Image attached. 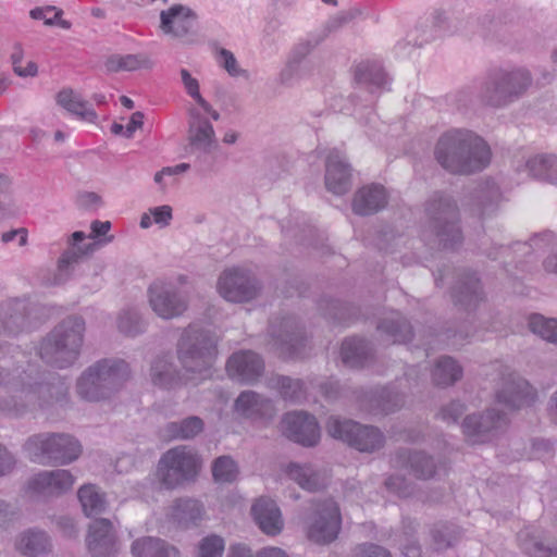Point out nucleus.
<instances>
[{
	"instance_id": "bb28decb",
	"label": "nucleus",
	"mask_w": 557,
	"mask_h": 557,
	"mask_svg": "<svg viewBox=\"0 0 557 557\" xmlns=\"http://www.w3.org/2000/svg\"><path fill=\"white\" fill-rule=\"evenodd\" d=\"M356 83L369 90L371 95L386 89L389 78L385 73L382 64L376 61H367L357 65L355 71Z\"/></svg>"
},
{
	"instance_id": "1a4fd4ad",
	"label": "nucleus",
	"mask_w": 557,
	"mask_h": 557,
	"mask_svg": "<svg viewBox=\"0 0 557 557\" xmlns=\"http://www.w3.org/2000/svg\"><path fill=\"white\" fill-rule=\"evenodd\" d=\"M326 428L332 437L347 443L359 451L372 453L384 445L383 433L374 426L331 417Z\"/></svg>"
},
{
	"instance_id": "412c9836",
	"label": "nucleus",
	"mask_w": 557,
	"mask_h": 557,
	"mask_svg": "<svg viewBox=\"0 0 557 557\" xmlns=\"http://www.w3.org/2000/svg\"><path fill=\"white\" fill-rule=\"evenodd\" d=\"M188 141L193 151L210 153L216 146L215 132L198 109L189 110Z\"/></svg>"
},
{
	"instance_id": "c756f323",
	"label": "nucleus",
	"mask_w": 557,
	"mask_h": 557,
	"mask_svg": "<svg viewBox=\"0 0 557 557\" xmlns=\"http://www.w3.org/2000/svg\"><path fill=\"white\" fill-rule=\"evenodd\" d=\"M394 462L398 467L407 468L418 479H431L435 474L436 465L432 457L423 451L400 450L396 454Z\"/></svg>"
},
{
	"instance_id": "13d9d810",
	"label": "nucleus",
	"mask_w": 557,
	"mask_h": 557,
	"mask_svg": "<svg viewBox=\"0 0 557 557\" xmlns=\"http://www.w3.org/2000/svg\"><path fill=\"white\" fill-rule=\"evenodd\" d=\"M325 37V33L323 35L312 34L306 40L297 44L293 49V60L299 62L306 58L321 41L324 40Z\"/></svg>"
},
{
	"instance_id": "7ed1b4c3",
	"label": "nucleus",
	"mask_w": 557,
	"mask_h": 557,
	"mask_svg": "<svg viewBox=\"0 0 557 557\" xmlns=\"http://www.w3.org/2000/svg\"><path fill=\"white\" fill-rule=\"evenodd\" d=\"M177 355L185 371V382L197 383L210 376L216 357V338L209 330L190 324L177 344Z\"/></svg>"
},
{
	"instance_id": "09e8293b",
	"label": "nucleus",
	"mask_w": 557,
	"mask_h": 557,
	"mask_svg": "<svg viewBox=\"0 0 557 557\" xmlns=\"http://www.w3.org/2000/svg\"><path fill=\"white\" fill-rule=\"evenodd\" d=\"M271 384L278 389L285 400L297 403L306 396L304 383L299 379L280 375L272 379Z\"/></svg>"
},
{
	"instance_id": "2f4dec72",
	"label": "nucleus",
	"mask_w": 557,
	"mask_h": 557,
	"mask_svg": "<svg viewBox=\"0 0 557 557\" xmlns=\"http://www.w3.org/2000/svg\"><path fill=\"white\" fill-rule=\"evenodd\" d=\"M287 476L301 488L314 492L325 485V475L311 463L290 462L285 470Z\"/></svg>"
},
{
	"instance_id": "473e14b6",
	"label": "nucleus",
	"mask_w": 557,
	"mask_h": 557,
	"mask_svg": "<svg viewBox=\"0 0 557 557\" xmlns=\"http://www.w3.org/2000/svg\"><path fill=\"white\" fill-rule=\"evenodd\" d=\"M483 292L475 273H465L453 289L455 301L470 309L483 300Z\"/></svg>"
},
{
	"instance_id": "de8ad7c7",
	"label": "nucleus",
	"mask_w": 557,
	"mask_h": 557,
	"mask_svg": "<svg viewBox=\"0 0 557 557\" xmlns=\"http://www.w3.org/2000/svg\"><path fill=\"white\" fill-rule=\"evenodd\" d=\"M109 72L135 71L143 67H151V61L145 54L112 55L106 62Z\"/></svg>"
},
{
	"instance_id": "0eeeda50",
	"label": "nucleus",
	"mask_w": 557,
	"mask_h": 557,
	"mask_svg": "<svg viewBox=\"0 0 557 557\" xmlns=\"http://www.w3.org/2000/svg\"><path fill=\"white\" fill-rule=\"evenodd\" d=\"M425 212L429 230L440 246L454 249L461 244L457 206L449 196L434 194L426 202Z\"/></svg>"
},
{
	"instance_id": "6e6d98bb",
	"label": "nucleus",
	"mask_w": 557,
	"mask_h": 557,
	"mask_svg": "<svg viewBox=\"0 0 557 557\" xmlns=\"http://www.w3.org/2000/svg\"><path fill=\"white\" fill-rule=\"evenodd\" d=\"M224 549V539L216 534H210L199 542L197 546V557H222Z\"/></svg>"
},
{
	"instance_id": "603ef678",
	"label": "nucleus",
	"mask_w": 557,
	"mask_h": 557,
	"mask_svg": "<svg viewBox=\"0 0 557 557\" xmlns=\"http://www.w3.org/2000/svg\"><path fill=\"white\" fill-rule=\"evenodd\" d=\"M529 327L543 339L557 345V319L533 314L529 319Z\"/></svg>"
},
{
	"instance_id": "5fc2aeb1",
	"label": "nucleus",
	"mask_w": 557,
	"mask_h": 557,
	"mask_svg": "<svg viewBox=\"0 0 557 557\" xmlns=\"http://www.w3.org/2000/svg\"><path fill=\"white\" fill-rule=\"evenodd\" d=\"M433 545L436 550L450 547L458 537L456 528L448 523H437L431 530Z\"/></svg>"
},
{
	"instance_id": "3c124183",
	"label": "nucleus",
	"mask_w": 557,
	"mask_h": 557,
	"mask_svg": "<svg viewBox=\"0 0 557 557\" xmlns=\"http://www.w3.org/2000/svg\"><path fill=\"white\" fill-rule=\"evenodd\" d=\"M181 78L186 92L197 102L205 113H208L212 120L218 121L220 113L200 95L198 81L194 78L186 69L181 70Z\"/></svg>"
},
{
	"instance_id": "f3484780",
	"label": "nucleus",
	"mask_w": 557,
	"mask_h": 557,
	"mask_svg": "<svg viewBox=\"0 0 557 557\" xmlns=\"http://www.w3.org/2000/svg\"><path fill=\"white\" fill-rule=\"evenodd\" d=\"M281 429L287 438L302 446H314L320 440L315 418L306 412H287L282 419Z\"/></svg>"
},
{
	"instance_id": "4468645a",
	"label": "nucleus",
	"mask_w": 557,
	"mask_h": 557,
	"mask_svg": "<svg viewBox=\"0 0 557 557\" xmlns=\"http://www.w3.org/2000/svg\"><path fill=\"white\" fill-rule=\"evenodd\" d=\"M270 345L280 356L294 358L301 355L305 336L294 318H283L272 321L269 327Z\"/></svg>"
},
{
	"instance_id": "49530a36",
	"label": "nucleus",
	"mask_w": 557,
	"mask_h": 557,
	"mask_svg": "<svg viewBox=\"0 0 557 557\" xmlns=\"http://www.w3.org/2000/svg\"><path fill=\"white\" fill-rule=\"evenodd\" d=\"M403 404L404 397L398 392L392 388H382L371 398L368 410L373 413H389L400 408Z\"/></svg>"
},
{
	"instance_id": "aec40b11",
	"label": "nucleus",
	"mask_w": 557,
	"mask_h": 557,
	"mask_svg": "<svg viewBox=\"0 0 557 557\" xmlns=\"http://www.w3.org/2000/svg\"><path fill=\"white\" fill-rule=\"evenodd\" d=\"M226 370L231 377L242 383H253L263 373L264 362L261 357L250 350L233 354L226 363Z\"/></svg>"
},
{
	"instance_id": "c03bdc74",
	"label": "nucleus",
	"mask_w": 557,
	"mask_h": 557,
	"mask_svg": "<svg viewBox=\"0 0 557 557\" xmlns=\"http://www.w3.org/2000/svg\"><path fill=\"white\" fill-rule=\"evenodd\" d=\"M99 383L97 371H91L90 366L78 377L76 392L81 398L87 401H99L106 399L104 392Z\"/></svg>"
},
{
	"instance_id": "4c0bfd02",
	"label": "nucleus",
	"mask_w": 557,
	"mask_h": 557,
	"mask_svg": "<svg viewBox=\"0 0 557 557\" xmlns=\"http://www.w3.org/2000/svg\"><path fill=\"white\" fill-rule=\"evenodd\" d=\"M150 377L154 385L162 388H172L183 380L168 356L158 357L152 362Z\"/></svg>"
},
{
	"instance_id": "338daca9",
	"label": "nucleus",
	"mask_w": 557,
	"mask_h": 557,
	"mask_svg": "<svg viewBox=\"0 0 557 557\" xmlns=\"http://www.w3.org/2000/svg\"><path fill=\"white\" fill-rule=\"evenodd\" d=\"M144 124V114L139 111L134 112L131 116L129 122L125 126L124 136L126 138L133 137L134 133L140 128Z\"/></svg>"
},
{
	"instance_id": "9d476101",
	"label": "nucleus",
	"mask_w": 557,
	"mask_h": 557,
	"mask_svg": "<svg viewBox=\"0 0 557 557\" xmlns=\"http://www.w3.org/2000/svg\"><path fill=\"white\" fill-rule=\"evenodd\" d=\"M149 306L161 319L181 317L188 308V298L175 284L154 281L147 290Z\"/></svg>"
},
{
	"instance_id": "e433bc0d",
	"label": "nucleus",
	"mask_w": 557,
	"mask_h": 557,
	"mask_svg": "<svg viewBox=\"0 0 557 557\" xmlns=\"http://www.w3.org/2000/svg\"><path fill=\"white\" fill-rule=\"evenodd\" d=\"M132 554L134 557H181L176 547L151 536L136 540L132 544Z\"/></svg>"
},
{
	"instance_id": "a878e982",
	"label": "nucleus",
	"mask_w": 557,
	"mask_h": 557,
	"mask_svg": "<svg viewBox=\"0 0 557 557\" xmlns=\"http://www.w3.org/2000/svg\"><path fill=\"white\" fill-rule=\"evenodd\" d=\"M160 18V27L163 33L182 37L194 27L196 15L189 8L175 4L166 11H162Z\"/></svg>"
},
{
	"instance_id": "423d86ee",
	"label": "nucleus",
	"mask_w": 557,
	"mask_h": 557,
	"mask_svg": "<svg viewBox=\"0 0 557 557\" xmlns=\"http://www.w3.org/2000/svg\"><path fill=\"white\" fill-rule=\"evenodd\" d=\"M23 448L30 461L40 465H67L82 453L81 444L62 433L35 434L27 438Z\"/></svg>"
},
{
	"instance_id": "5701e85b",
	"label": "nucleus",
	"mask_w": 557,
	"mask_h": 557,
	"mask_svg": "<svg viewBox=\"0 0 557 557\" xmlns=\"http://www.w3.org/2000/svg\"><path fill=\"white\" fill-rule=\"evenodd\" d=\"M94 370L97 371L98 381L106 398L116 392L129 377V367L121 359L100 360L91 366V371Z\"/></svg>"
},
{
	"instance_id": "9b49d317",
	"label": "nucleus",
	"mask_w": 557,
	"mask_h": 557,
	"mask_svg": "<svg viewBox=\"0 0 557 557\" xmlns=\"http://www.w3.org/2000/svg\"><path fill=\"white\" fill-rule=\"evenodd\" d=\"M218 292L227 301L245 302L257 297L260 283L253 273L242 267L224 270L218 280Z\"/></svg>"
},
{
	"instance_id": "774afa93",
	"label": "nucleus",
	"mask_w": 557,
	"mask_h": 557,
	"mask_svg": "<svg viewBox=\"0 0 557 557\" xmlns=\"http://www.w3.org/2000/svg\"><path fill=\"white\" fill-rule=\"evenodd\" d=\"M14 73L23 78L35 77L38 74V65L34 61H27L25 64L17 65Z\"/></svg>"
},
{
	"instance_id": "052dcab7",
	"label": "nucleus",
	"mask_w": 557,
	"mask_h": 557,
	"mask_svg": "<svg viewBox=\"0 0 557 557\" xmlns=\"http://www.w3.org/2000/svg\"><path fill=\"white\" fill-rule=\"evenodd\" d=\"M466 407L460 401H451L443 406L438 412V418L446 423H455L458 418L465 412Z\"/></svg>"
},
{
	"instance_id": "39448f33",
	"label": "nucleus",
	"mask_w": 557,
	"mask_h": 557,
	"mask_svg": "<svg viewBox=\"0 0 557 557\" xmlns=\"http://www.w3.org/2000/svg\"><path fill=\"white\" fill-rule=\"evenodd\" d=\"M24 374L8 382L4 394H0V410L20 416L51 401L55 387L50 383L33 382L29 374Z\"/></svg>"
},
{
	"instance_id": "2eb2a0df",
	"label": "nucleus",
	"mask_w": 557,
	"mask_h": 557,
	"mask_svg": "<svg viewBox=\"0 0 557 557\" xmlns=\"http://www.w3.org/2000/svg\"><path fill=\"white\" fill-rule=\"evenodd\" d=\"M506 423V413L491 408L484 414L467 416L461 424V429L470 443L478 444L490 441Z\"/></svg>"
},
{
	"instance_id": "f257e3e1",
	"label": "nucleus",
	"mask_w": 557,
	"mask_h": 557,
	"mask_svg": "<svg viewBox=\"0 0 557 557\" xmlns=\"http://www.w3.org/2000/svg\"><path fill=\"white\" fill-rule=\"evenodd\" d=\"M436 161L454 174H471L484 170L491 162L486 141L469 129L445 132L435 146Z\"/></svg>"
},
{
	"instance_id": "ea45409f",
	"label": "nucleus",
	"mask_w": 557,
	"mask_h": 557,
	"mask_svg": "<svg viewBox=\"0 0 557 557\" xmlns=\"http://www.w3.org/2000/svg\"><path fill=\"white\" fill-rule=\"evenodd\" d=\"M525 168L533 177L557 185V157L537 154L525 162Z\"/></svg>"
},
{
	"instance_id": "37998d69",
	"label": "nucleus",
	"mask_w": 557,
	"mask_h": 557,
	"mask_svg": "<svg viewBox=\"0 0 557 557\" xmlns=\"http://www.w3.org/2000/svg\"><path fill=\"white\" fill-rule=\"evenodd\" d=\"M518 540L521 549L531 557H557V546L545 545L529 528L519 532Z\"/></svg>"
},
{
	"instance_id": "e2e57ef3",
	"label": "nucleus",
	"mask_w": 557,
	"mask_h": 557,
	"mask_svg": "<svg viewBox=\"0 0 557 557\" xmlns=\"http://www.w3.org/2000/svg\"><path fill=\"white\" fill-rule=\"evenodd\" d=\"M15 457L0 444V476L9 474L15 467Z\"/></svg>"
},
{
	"instance_id": "bf43d9fd",
	"label": "nucleus",
	"mask_w": 557,
	"mask_h": 557,
	"mask_svg": "<svg viewBox=\"0 0 557 557\" xmlns=\"http://www.w3.org/2000/svg\"><path fill=\"white\" fill-rule=\"evenodd\" d=\"M216 61L231 76H239L242 70L233 52L227 49L221 48L216 54Z\"/></svg>"
},
{
	"instance_id": "dca6fc26",
	"label": "nucleus",
	"mask_w": 557,
	"mask_h": 557,
	"mask_svg": "<svg viewBox=\"0 0 557 557\" xmlns=\"http://www.w3.org/2000/svg\"><path fill=\"white\" fill-rule=\"evenodd\" d=\"M85 238V233L81 231L71 235L69 239L70 248L59 258L54 273L47 280L48 285L57 286L67 282L79 260L95 250V243L82 244Z\"/></svg>"
},
{
	"instance_id": "a19ab883",
	"label": "nucleus",
	"mask_w": 557,
	"mask_h": 557,
	"mask_svg": "<svg viewBox=\"0 0 557 557\" xmlns=\"http://www.w3.org/2000/svg\"><path fill=\"white\" fill-rule=\"evenodd\" d=\"M202 513V505L195 499H178L172 508V518L183 528L196 525Z\"/></svg>"
},
{
	"instance_id": "0e129e2a",
	"label": "nucleus",
	"mask_w": 557,
	"mask_h": 557,
	"mask_svg": "<svg viewBox=\"0 0 557 557\" xmlns=\"http://www.w3.org/2000/svg\"><path fill=\"white\" fill-rule=\"evenodd\" d=\"M150 213L153 218V222L161 226L169 225L172 220V208L170 206L152 208L150 209Z\"/></svg>"
},
{
	"instance_id": "69168bd1",
	"label": "nucleus",
	"mask_w": 557,
	"mask_h": 557,
	"mask_svg": "<svg viewBox=\"0 0 557 557\" xmlns=\"http://www.w3.org/2000/svg\"><path fill=\"white\" fill-rule=\"evenodd\" d=\"M359 555L360 557H392L388 550L374 544H364L360 546Z\"/></svg>"
},
{
	"instance_id": "4d7b16f0",
	"label": "nucleus",
	"mask_w": 557,
	"mask_h": 557,
	"mask_svg": "<svg viewBox=\"0 0 557 557\" xmlns=\"http://www.w3.org/2000/svg\"><path fill=\"white\" fill-rule=\"evenodd\" d=\"M476 198L479 200L478 207L481 214L494 205L499 198V189L493 181H486L483 185H480L476 190Z\"/></svg>"
},
{
	"instance_id": "20e7f679",
	"label": "nucleus",
	"mask_w": 557,
	"mask_h": 557,
	"mask_svg": "<svg viewBox=\"0 0 557 557\" xmlns=\"http://www.w3.org/2000/svg\"><path fill=\"white\" fill-rule=\"evenodd\" d=\"M531 84L532 77L527 69H496L483 82L480 98L487 106L506 107L522 97Z\"/></svg>"
},
{
	"instance_id": "79ce46f5",
	"label": "nucleus",
	"mask_w": 557,
	"mask_h": 557,
	"mask_svg": "<svg viewBox=\"0 0 557 557\" xmlns=\"http://www.w3.org/2000/svg\"><path fill=\"white\" fill-rule=\"evenodd\" d=\"M462 368L448 356L440 358L432 371V380L438 386H449L460 380Z\"/></svg>"
},
{
	"instance_id": "b1692460",
	"label": "nucleus",
	"mask_w": 557,
	"mask_h": 557,
	"mask_svg": "<svg viewBox=\"0 0 557 557\" xmlns=\"http://www.w3.org/2000/svg\"><path fill=\"white\" fill-rule=\"evenodd\" d=\"M251 515L263 533L272 536L281 533L284 522L274 500L260 497L252 505Z\"/></svg>"
},
{
	"instance_id": "393cba45",
	"label": "nucleus",
	"mask_w": 557,
	"mask_h": 557,
	"mask_svg": "<svg viewBox=\"0 0 557 557\" xmlns=\"http://www.w3.org/2000/svg\"><path fill=\"white\" fill-rule=\"evenodd\" d=\"M234 411L243 418L263 419L273 416L274 406L269 398L252 391H245L236 398Z\"/></svg>"
},
{
	"instance_id": "f704fd0d",
	"label": "nucleus",
	"mask_w": 557,
	"mask_h": 557,
	"mask_svg": "<svg viewBox=\"0 0 557 557\" xmlns=\"http://www.w3.org/2000/svg\"><path fill=\"white\" fill-rule=\"evenodd\" d=\"M57 103L82 121L95 123L98 119L89 102L71 88H64L58 92Z\"/></svg>"
},
{
	"instance_id": "ddd939ff",
	"label": "nucleus",
	"mask_w": 557,
	"mask_h": 557,
	"mask_svg": "<svg viewBox=\"0 0 557 557\" xmlns=\"http://www.w3.org/2000/svg\"><path fill=\"white\" fill-rule=\"evenodd\" d=\"M535 398L536 392L523 377L509 368L502 371L496 389V400L499 405L513 410L533 404Z\"/></svg>"
},
{
	"instance_id": "4be33fe9",
	"label": "nucleus",
	"mask_w": 557,
	"mask_h": 557,
	"mask_svg": "<svg viewBox=\"0 0 557 557\" xmlns=\"http://www.w3.org/2000/svg\"><path fill=\"white\" fill-rule=\"evenodd\" d=\"M75 482L73 474L65 469L40 471L28 482L33 492L41 495H60L70 491Z\"/></svg>"
},
{
	"instance_id": "7c9ffc66",
	"label": "nucleus",
	"mask_w": 557,
	"mask_h": 557,
	"mask_svg": "<svg viewBox=\"0 0 557 557\" xmlns=\"http://www.w3.org/2000/svg\"><path fill=\"white\" fill-rule=\"evenodd\" d=\"M15 547L26 557H39L50 553L52 544L45 531L28 529L17 536Z\"/></svg>"
},
{
	"instance_id": "c85d7f7f",
	"label": "nucleus",
	"mask_w": 557,
	"mask_h": 557,
	"mask_svg": "<svg viewBox=\"0 0 557 557\" xmlns=\"http://www.w3.org/2000/svg\"><path fill=\"white\" fill-rule=\"evenodd\" d=\"M25 304L17 299L0 302V336L16 335L25 329Z\"/></svg>"
},
{
	"instance_id": "c9c22d12",
	"label": "nucleus",
	"mask_w": 557,
	"mask_h": 557,
	"mask_svg": "<svg viewBox=\"0 0 557 557\" xmlns=\"http://www.w3.org/2000/svg\"><path fill=\"white\" fill-rule=\"evenodd\" d=\"M377 331L391 343H406L412 338L410 324L397 311L389 312L377 324Z\"/></svg>"
},
{
	"instance_id": "864d4df0",
	"label": "nucleus",
	"mask_w": 557,
	"mask_h": 557,
	"mask_svg": "<svg viewBox=\"0 0 557 557\" xmlns=\"http://www.w3.org/2000/svg\"><path fill=\"white\" fill-rule=\"evenodd\" d=\"M212 475L215 482L232 483L238 476L237 463L230 456H221L213 461Z\"/></svg>"
},
{
	"instance_id": "cd10ccee",
	"label": "nucleus",
	"mask_w": 557,
	"mask_h": 557,
	"mask_svg": "<svg viewBox=\"0 0 557 557\" xmlns=\"http://www.w3.org/2000/svg\"><path fill=\"white\" fill-rule=\"evenodd\" d=\"M387 203V195L383 186L369 185L360 188L354 198V212L360 215L376 213Z\"/></svg>"
},
{
	"instance_id": "6e6552de",
	"label": "nucleus",
	"mask_w": 557,
	"mask_h": 557,
	"mask_svg": "<svg viewBox=\"0 0 557 557\" xmlns=\"http://www.w3.org/2000/svg\"><path fill=\"white\" fill-rule=\"evenodd\" d=\"M199 469V456L187 446H177L162 455L157 475L165 488L172 490L195 480Z\"/></svg>"
},
{
	"instance_id": "f8f14e48",
	"label": "nucleus",
	"mask_w": 557,
	"mask_h": 557,
	"mask_svg": "<svg viewBox=\"0 0 557 557\" xmlns=\"http://www.w3.org/2000/svg\"><path fill=\"white\" fill-rule=\"evenodd\" d=\"M341 524L339 508L333 499L317 502L308 525V536L318 544H329L337 537Z\"/></svg>"
},
{
	"instance_id": "680f3d73",
	"label": "nucleus",
	"mask_w": 557,
	"mask_h": 557,
	"mask_svg": "<svg viewBox=\"0 0 557 557\" xmlns=\"http://www.w3.org/2000/svg\"><path fill=\"white\" fill-rule=\"evenodd\" d=\"M357 15V11H349L346 13L338 14L334 16L333 18L329 20L325 24L324 28L321 29L318 35H323L324 33L326 36L331 32H335L343 27L344 25L348 24L350 21H352Z\"/></svg>"
},
{
	"instance_id": "a18cd8bd",
	"label": "nucleus",
	"mask_w": 557,
	"mask_h": 557,
	"mask_svg": "<svg viewBox=\"0 0 557 557\" xmlns=\"http://www.w3.org/2000/svg\"><path fill=\"white\" fill-rule=\"evenodd\" d=\"M77 496L86 516H97L104 511L107 504L104 495L95 485L82 486Z\"/></svg>"
},
{
	"instance_id": "58836bf2",
	"label": "nucleus",
	"mask_w": 557,
	"mask_h": 557,
	"mask_svg": "<svg viewBox=\"0 0 557 557\" xmlns=\"http://www.w3.org/2000/svg\"><path fill=\"white\" fill-rule=\"evenodd\" d=\"M203 426L199 417L191 416L177 422H169L162 429V436L166 440H189L202 432Z\"/></svg>"
},
{
	"instance_id": "72a5a7b5",
	"label": "nucleus",
	"mask_w": 557,
	"mask_h": 557,
	"mask_svg": "<svg viewBox=\"0 0 557 557\" xmlns=\"http://www.w3.org/2000/svg\"><path fill=\"white\" fill-rule=\"evenodd\" d=\"M373 349L363 338H346L341 348L342 361L349 368H362L372 359Z\"/></svg>"
},
{
	"instance_id": "8fccbe9b",
	"label": "nucleus",
	"mask_w": 557,
	"mask_h": 557,
	"mask_svg": "<svg viewBox=\"0 0 557 557\" xmlns=\"http://www.w3.org/2000/svg\"><path fill=\"white\" fill-rule=\"evenodd\" d=\"M119 331L128 336H136L146 329V323L136 308L121 311L116 320Z\"/></svg>"
},
{
	"instance_id": "a211bd4d",
	"label": "nucleus",
	"mask_w": 557,
	"mask_h": 557,
	"mask_svg": "<svg viewBox=\"0 0 557 557\" xmlns=\"http://www.w3.org/2000/svg\"><path fill=\"white\" fill-rule=\"evenodd\" d=\"M86 543L94 557H115L120 549L115 531L108 519H97L89 525Z\"/></svg>"
},
{
	"instance_id": "6ab92c4d",
	"label": "nucleus",
	"mask_w": 557,
	"mask_h": 557,
	"mask_svg": "<svg viewBox=\"0 0 557 557\" xmlns=\"http://www.w3.org/2000/svg\"><path fill=\"white\" fill-rule=\"evenodd\" d=\"M325 186L335 195H344L351 188V168L337 149H332L326 156Z\"/></svg>"
},
{
	"instance_id": "f03ea898",
	"label": "nucleus",
	"mask_w": 557,
	"mask_h": 557,
	"mask_svg": "<svg viewBox=\"0 0 557 557\" xmlns=\"http://www.w3.org/2000/svg\"><path fill=\"white\" fill-rule=\"evenodd\" d=\"M85 321L71 315L55 325L40 342L38 354L47 364L64 369L73 366L84 343Z\"/></svg>"
}]
</instances>
